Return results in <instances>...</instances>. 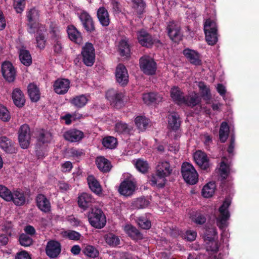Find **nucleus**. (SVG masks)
Returning a JSON list of instances; mask_svg holds the SVG:
<instances>
[{
  "instance_id": "1",
  "label": "nucleus",
  "mask_w": 259,
  "mask_h": 259,
  "mask_svg": "<svg viewBox=\"0 0 259 259\" xmlns=\"http://www.w3.org/2000/svg\"><path fill=\"white\" fill-rule=\"evenodd\" d=\"M231 203V198L227 197L220 207L219 211V214L217 218V225L219 229L222 230L221 238L223 241L227 240L230 237V234L226 229L229 225V220L230 217V213L228 208Z\"/></svg>"
},
{
  "instance_id": "2",
  "label": "nucleus",
  "mask_w": 259,
  "mask_h": 259,
  "mask_svg": "<svg viewBox=\"0 0 259 259\" xmlns=\"http://www.w3.org/2000/svg\"><path fill=\"white\" fill-rule=\"evenodd\" d=\"M204 30L208 45H215L218 41V29L215 22L210 19H207L204 25Z\"/></svg>"
},
{
  "instance_id": "3",
  "label": "nucleus",
  "mask_w": 259,
  "mask_h": 259,
  "mask_svg": "<svg viewBox=\"0 0 259 259\" xmlns=\"http://www.w3.org/2000/svg\"><path fill=\"white\" fill-rule=\"evenodd\" d=\"M90 224L98 229L103 228L106 224V218L103 211L99 208L95 207L92 209L88 215Z\"/></svg>"
},
{
  "instance_id": "4",
  "label": "nucleus",
  "mask_w": 259,
  "mask_h": 259,
  "mask_svg": "<svg viewBox=\"0 0 259 259\" xmlns=\"http://www.w3.org/2000/svg\"><path fill=\"white\" fill-rule=\"evenodd\" d=\"M181 172L185 182L189 184H195L198 180V175L190 163L184 162L182 165Z\"/></svg>"
},
{
  "instance_id": "5",
  "label": "nucleus",
  "mask_w": 259,
  "mask_h": 259,
  "mask_svg": "<svg viewBox=\"0 0 259 259\" xmlns=\"http://www.w3.org/2000/svg\"><path fill=\"white\" fill-rule=\"evenodd\" d=\"M123 177L124 180L118 188V192L120 194H132L136 188L135 179L128 173L124 174Z\"/></svg>"
},
{
  "instance_id": "6",
  "label": "nucleus",
  "mask_w": 259,
  "mask_h": 259,
  "mask_svg": "<svg viewBox=\"0 0 259 259\" xmlns=\"http://www.w3.org/2000/svg\"><path fill=\"white\" fill-rule=\"evenodd\" d=\"M217 231L215 227L208 228L206 230L204 237V240L206 242L207 249L216 252L219 249V245L215 241L217 238Z\"/></svg>"
},
{
  "instance_id": "7",
  "label": "nucleus",
  "mask_w": 259,
  "mask_h": 259,
  "mask_svg": "<svg viewBox=\"0 0 259 259\" xmlns=\"http://www.w3.org/2000/svg\"><path fill=\"white\" fill-rule=\"evenodd\" d=\"M27 18L28 21V31L30 33H35L38 29L41 28V25H40L38 22L39 18V13L37 10L35 8L30 9L27 12Z\"/></svg>"
},
{
  "instance_id": "8",
  "label": "nucleus",
  "mask_w": 259,
  "mask_h": 259,
  "mask_svg": "<svg viewBox=\"0 0 259 259\" xmlns=\"http://www.w3.org/2000/svg\"><path fill=\"white\" fill-rule=\"evenodd\" d=\"M140 67L141 70L147 75H153L156 70V64L151 57L144 56L140 59Z\"/></svg>"
},
{
  "instance_id": "9",
  "label": "nucleus",
  "mask_w": 259,
  "mask_h": 259,
  "mask_svg": "<svg viewBox=\"0 0 259 259\" xmlns=\"http://www.w3.org/2000/svg\"><path fill=\"white\" fill-rule=\"evenodd\" d=\"M82 61L88 66H92L95 61V51L91 43H87L81 51Z\"/></svg>"
},
{
  "instance_id": "10",
  "label": "nucleus",
  "mask_w": 259,
  "mask_h": 259,
  "mask_svg": "<svg viewBox=\"0 0 259 259\" xmlns=\"http://www.w3.org/2000/svg\"><path fill=\"white\" fill-rule=\"evenodd\" d=\"M181 121L179 114L176 112H172L168 116V128L170 130V133L175 132V139H177L180 136V125Z\"/></svg>"
},
{
  "instance_id": "11",
  "label": "nucleus",
  "mask_w": 259,
  "mask_h": 259,
  "mask_svg": "<svg viewBox=\"0 0 259 259\" xmlns=\"http://www.w3.org/2000/svg\"><path fill=\"white\" fill-rule=\"evenodd\" d=\"M18 138L21 147L23 149L27 148L30 139V128L27 124H24L21 126Z\"/></svg>"
},
{
  "instance_id": "12",
  "label": "nucleus",
  "mask_w": 259,
  "mask_h": 259,
  "mask_svg": "<svg viewBox=\"0 0 259 259\" xmlns=\"http://www.w3.org/2000/svg\"><path fill=\"white\" fill-rule=\"evenodd\" d=\"M183 54L191 64L200 66L202 64L201 55L196 51L186 48L183 51Z\"/></svg>"
},
{
  "instance_id": "13",
  "label": "nucleus",
  "mask_w": 259,
  "mask_h": 259,
  "mask_svg": "<svg viewBox=\"0 0 259 259\" xmlns=\"http://www.w3.org/2000/svg\"><path fill=\"white\" fill-rule=\"evenodd\" d=\"M137 38L139 42L144 47H150L153 44L159 42V40L153 38L151 35L144 30H141L137 32Z\"/></svg>"
},
{
  "instance_id": "14",
  "label": "nucleus",
  "mask_w": 259,
  "mask_h": 259,
  "mask_svg": "<svg viewBox=\"0 0 259 259\" xmlns=\"http://www.w3.org/2000/svg\"><path fill=\"white\" fill-rule=\"evenodd\" d=\"M194 159L201 169L207 170L209 168V160L205 152L200 150L197 151L194 154Z\"/></svg>"
},
{
  "instance_id": "15",
  "label": "nucleus",
  "mask_w": 259,
  "mask_h": 259,
  "mask_svg": "<svg viewBox=\"0 0 259 259\" xmlns=\"http://www.w3.org/2000/svg\"><path fill=\"white\" fill-rule=\"evenodd\" d=\"M2 72L4 77L9 82L13 81L16 77V72L12 64L5 62L2 65Z\"/></svg>"
},
{
  "instance_id": "16",
  "label": "nucleus",
  "mask_w": 259,
  "mask_h": 259,
  "mask_svg": "<svg viewBox=\"0 0 259 259\" xmlns=\"http://www.w3.org/2000/svg\"><path fill=\"white\" fill-rule=\"evenodd\" d=\"M167 29L168 36L172 40L177 42L181 39L182 34L180 31V26L178 23L174 21L169 22Z\"/></svg>"
},
{
  "instance_id": "17",
  "label": "nucleus",
  "mask_w": 259,
  "mask_h": 259,
  "mask_svg": "<svg viewBox=\"0 0 259 259\" xmlns=\"http://www.w3.org/2000/svg\"><path fill=\"white\" fill-rule=\"evenodd\" d=\"M123 94L121 92L111 89L108 91L106 93V98L110 101L112 105L116 108H119L122 104V99Z\"/></svg>"
},
{
  "instance_id": "18",
  "label": "nucleus",
  "mask_w": 259,
  "mask_h": 259,
  "mask_svg": "<svg viewBox=\"0 0 259 259\" xmlns=\"http://www.w3.org/2000/svg\"><path fill=\"white\" fill-rule=\"evenodd\" d=\"M70 82L68 79H57L53 84L54 90L57 94H65L68 92L70 88Z\"/></svg>"
},
{
  "instance_id": "19",
  "label": "nucleus",
  "mask_w": 259,
  "mask_h": 259,
  "mask_svg": "<svg viewBox=\"0 0 259 259\" xmlns=\"http://www.w3.org/2000/svg\"><path fill=\"white\" fill-rule=\"evenodd\" d=\"M115 76L117 81L121 85H125L128 81V74L125 67L119 64L116 69Z\"/></svg>"
},
{
  "instance_id": "20",
  "label": "nucleus",
  "mask_w": 259,
  "mask_h": 259,
  "mask_svg": "<svg viewBox=\"0 0 259 259\" xmlns=\"http://www.w3.org/2000/svg\"><path fill=\"white\" fill-rule=\"evenodd\" d=\"M46 252L50 257H57L61 252L60 244L56 241H49L46 246Z\"/></svg>"
},
{
  "instance_id": "21",
  "label": "nucleus",
  "mask_w": 259,
  "mask_h": 259,
  "mask_svg": "<svg viewBox=\"0 0 259 259\" xmlns=\"http://www.w3.org/2000/svg\"><path fill=\"white\" fill-rule=\"evenodd\" d=\"M156 171L159 176L166 178L170 175L172 169L169 162L166 161H162L158 163L156 167Z\"/></svg>"
},
{
  "instance_id": "22",
  "label": "nucleus",
  "mask_w": 259,
  "mask_h": 259,
  "mask_svg": "<svg viewBox=\"0 0 259 259\" xmlns=\"http://www.w3.org/2000/svg\"><path fill=\"white\" fill-rule=\"evenodd\" d=\"M0 148L8 153L12 154L16 152L15 143L5 136L0 138Z\"/></svg>"
},
{
  "instance_id": "23",
  "label": "nucleus",
  "mask_w": 259,
  "mask_h": 259,
  "mask_svg": "<svg viewBox=\"0 0 259 259\" xmlns=\"http://www.w3.org/2000/svg\"><path fill=\"white\" fill-rule=\"evenodd\" d=\"M67 32L69 38L74 42L80 45L82 44V37L81 33L72 25L68 27Z\"/></svg>"
},
{
  "instance_id": "24",
  "label": "nucleus",
  "mask_w": 259,
  "mask_h": 259,
  "mask_svg": "<svg viewBox=\"0 0 259 259\" xmlns=\"http://www.w3.org/2000/svg\"><path fill=\"white\" fill-rule=\"evenodd\" d=\"M79 19L84 28L88 31H93L95 29L93 21L90 15L85 11H82L79 15Z\"/></svg>"
},
{
  "instance_id": "25",
  "label": "nucleus",
  "mask_w": 259,
  "mask_h": 259,
  "mask_svg": "<svg viewBox=\"0 0 259 259\" xmlns=\"http://www.w3.org/2000/svg\"><path fill=\"white\" fill-rule=\"evenodd\" d=\"M65 139L71 142H75L80 141L83 137V133L79 130L72 129L65 133L64 135Z\"/></svg>"
},
{
  "instance_id": "26",
  "label": "nucleus",
  "mask_w": 259,
  "mask_h": 259,
  "mask_svg": "<svg viewBox=\"0 0 259 259\" xmlns=\"http://www.w3.org/2000/svg\"><path fill=\"white\" fill-rule=\"evenodd\" d=\"M95 202V199L92 195H79L78 198V206L84 210L93 206Z\"/></svg>"
},
{
  "instance_id": "27",
  "label": "nucleus",
  "mask_w": 259,
  "mask_h": 259,
  "mask_svg": "<svg viewBox=\"0 0 259 259\" xmlns=\"http://www.w3.org/2000/svg\"><path fill=\"white\" fill-rule=\"evenodd\" d=\"M97 17L101 24L103 26H108L110 23L109 15L107 9L102 7L97 11Z\"/></svg>"
},
{
  "instance_id": "28",
  "label": "nucleus",
  "mask_w": 259,
  "mask_h": 259,
  "mask_svg": "<svg viewBox=\"0 0 259 259\" xmlns=\"http://www.w3.org/2000/svg\"><path fill=\"white\" fill-rule=\"evenodd\" d=\"M170 97L172 100L179 105L184 103V97L183 93L177 87H174L170 90Z\"/></svg>"
},
{
  "instance_id": "29",
  "label": "nucleus",
  "mask_w": 259,
  "mask_h": 259,
  "mask_svg": "<svg viewBox=\"0 0 259 259\" xmlns=\"http://www.w3.org/2000/svg\"><path fill=\"white\" fill-rule=\"evenodd\" d=\"M201 101V98L197 93L193 92L188 96H185L183 104L188 106L194 107L198 105Z\"/></svg>"
},
{
  "instance_id": "30",
  "label": "nucleus",
  "mask_w": 259,
  "mask_h": 259,
  "mask_svg": "<svg viewBox=\"0 0 259 259\" xmlns=\"http://www.w3.org/2000/svg\"><path fill=\"white\" fill-rule=\"evenodd\" d=\"M96 163L98 168L104 172H108L111 168L110 161L104 157H98L96 160Z\"/></svg>"
},
{
  "instance_id": "31",
  "label": "nucleus",
  "mask_w": 259,
  "mask_h": 259,
  "mask_svg": "<svg viewBox=\"0 0 259 259\" xmlns=\"http://www.w3.org/2000/svg\"><path fill=\"white\" fill-rule=\"evenodd\" d=\"M87 181L92 191L96 194H100L102 191L101 186L95 178L92 175L89 176Z\"/></svg>"
},
{
  "instance_id": "32",
  "label": "nucleus",
  "mask_w": 259,
  "mask_h": 259,
  "mask_svg": "<svg viewBox=\"0 0 259 259\" xmlns=\"http://www.w3.org/2000/svg\"><path fill=\"white\" fill-rule=\"evenodd\" d=\"M143 100L145 104H149L152 103H157L162 101V97L154 93H146L143 95Z\"/></svg>"
},
{
  "instance_id": "33",
  "label": "nucleus",
  "mask_w": 259,
  "mask_h": 259,
  "mask_svg": "<svg viewBox=\"0 0 259 259\" xmlns=\"http://www.w3.org/2000/svg\"><path fill=\"white\" fill-rule=\"evenodd\" d=\"M12 98L14 104L17 107H22L25 103V98L22 91L18 89L14 90Z\"/></svg>"
},
{
  "instance_id": "34",
  "label": "nucleus",
  "mask_w": 259,
  "mask_h": 259,
  "mask_svg": "<svg viewBox=\"0 0 259 259\" xmlns=\"http://www.w3.org/2000/svg\"><path fill=\"white\" fill-rule=\"evenodd\" d=\"M37 204L38 208L44 212H48L50 209V203L45 197V195H38L36 197Z\"/></svg>"
},
{
  "instance_id": "35",
  "label": "nucleus",
  "mask_w": 259,
  "mask_h": 259,
  "mask_svg": "<svg viewBox=\"0 0 259 259\" xmlns=\"http://www.w3.org/2000/svg\"><path fill=\"white\" fill-rule=\"evenodd\" d=\"M125 233L133 239H139L142 238L140 232L131 224H127L124 227Z\"/></svg>"
},
{
  "instance_id": "36",
  "label": "nucleus",
  "mask_w": 259,
  "mask_h": 259,
  "mask_svg": "<svg viewBox=\"0 0 259 259\" xmlns=\"http://www.w3.org/2000/svg\"><path fill=\"white\" fill-rule=\"evenodd\" d=\"M28 93L32 101L36 102L39 99V90L36 84H29L28 86Z\"/></svg>"
},
{
  "instance_id": "37",
  "label": "nucleus",
  "mask_w": 259,
  "mask_h": 259,
  "mask_svg": "<svg viewBox=\"0 0 259 259\" xmlns=\"http://www.w3.org/2000/svg\"><path fill=\"white\" fill-rule=\"evenodd\" d=\"M118 50L120 54L122 56H125L127 58L130 55V48L126 38H124L119 41L118 45Z\"/></svg>"
},
{
  "instance_id": "38",
  "label": "nucleus",
  "mask_w": 259,
  "mask_h": 259,
  "mask_svg": "<svg viewBox=\"0 0 259 259\" xmlns=\"http://www.w3.org/2000/svg\"><path fill=\"white\" fill-rule=\"evenodd\" d=\"M82 251L85 255L91 258L97 257L99 255L98 249L91 245H85L82 248Z\"/></svg>"
},
{
  "instance_id": "39",
  "label": "nucleus",
  "mask_w": 259,
  "mask_h": 259,
  "mask_svg": "<svg viewBox=\"0 0 259 259\" xmlns=\"http://www.w3.org/2000/svg\"><path fill=\"white\" fill-rule=\"evenodd\" d=\"M20 60L22 63L25 66H29L32 63V58L28 51L21 49L19 52Z\"/></svg>"
},
{
  "instance_id": "40",
  "label": "nucleus",
  "mask_w": 259,
  "mask_h": 259,
  "mask_svg": "<svg viewBox=\"0 0 259 259\" xmlns=\"http://www.w3.org/2000/svg\"><path fill=\"white\" fill-rule=\"evenodd\" d=\"M135 122L138 129L143 131L148 126L149 120L145 116H139L135 118Z\"/></svg>"
},
{
  "instance_id": "41",
  "label": "nucleus",
  "mask_w": 259,
  "mask_h": 259,
  "mask_svg": "<svg viewBox=\"0 0 259 259\" xmlns=\"http://www.w3.org/2000/svg\"><path fill=\"white\" fill-rule=\"evenodd\" d=\"M88 99L87 97L84 95L74 97L71 100V103L77 108H81L85 105Z\"/></svg>"
},
{
  "instance_id": "42",
  "label": "nucleus",
  "mask_w": 259,
  "mask_h": 259,
  "mask_svg": "<svg viewBox=\"0 0 259 259\" xmlns=\"http://www.w3.org/2000/svg\"><path fill=\"white\" fill-rule=\"evenodd\" d=\"M133 8L139 15L142 14L145 11L146 4L143 0H132Z\"/></svg>"
},
{
  "instance_id": "43",
  "label": "nucleus",
  "mask_w": 259,
  "mask_h": 259,
  "mask_svg": "<svg viewBox=\"0 0 259 259\" xmlns=\"http://www.w3.org/2000/svg\"><path fill=\"white\" fill-rule=\"evenodd\" d=\"M165 177L159 176L156 172V174L152 175L150 182L152 186H156L158 187H162L165 183Z\"/></svg>"
},
{
  "instance_id": "44",
  "label": "nucleus",
  "mask_w": 259,
  "mask_h": 259,
  "mask_svg": "<svg viewBox=\"0 0 259 259\" xmlns=\"http://www.w3.org/2000/svg\"><path fill=\"white\" fill-rule=\"evenodd\" d=\"M105 240L107 244L113 247L119 245L120 243L119 237L113 234L106 235L105 236Z\"/></svg>"
},
{
  "instance_id": "45",
  "label": "nucleus",
  "mask_w": 259,
  "mask_h": 259,
  "mask_svg": "<svg viewBox=\"0 0 259 259\" xmlns=\"http://www.w3.org/2000/svg\"><path fill=\"white\" fill-rule=\"evenodd\" d=\"M229 126L226 122H223L221 123L220 131L219 136L220 139L222 142H225L229 134Z\"/></svg>"
},
{
  "instance_id": "46",
  "label": "nucleus",
  "mask_w": 259,
  "mask_h": 259,
  "mask_svg": "<svg viewBox=\"0 0 259 259\" xmlns=\"http://www.w3.org/2000/svg\"><path fill=\"white\" fill-rule=\"evenodd\" d=\"M44 29H45L44 26H41V28L38 29L37 31V30L35 31V32H36L37 34L36 37L37 47L40 49H44L45 47L46 40L45 39V36L41 33V32L44 31Z\"/></svg>"
},
{
  "instance_id": "47",
  "label": "nucleus",
  "mask_w": 259,
  "mask_h": 259,
  "mask_svg": "<svg viewBox=\"0 0 259 259\" xmlns=\"http://www.w3.org/2000/svg\"><path fill=\"white\" fill-rule=\"evenodd\" d=\"M102 144L105 147L112 149L116 147L117 142L115 138L109 136L103 139Z\"/></svg>"
},
{
  "instance_id": "48",
  "label": "nucleus",
  "mask_w": 259,
  "mask_h": 259,
  "mask_svg": "<svg viewBox=\"0 0 259 259\" xmlns=\"http://www.w3.org/2000/svg\"><path fill=\"white\" fill-rule=\"evenodd\" d=\"M61 235L72 240H78L81 237L79 233L73 230L63 231L61 232Z\"/></svg>"
},
{
  "instance_id": "49",
  "label": "nucleus",
  "mask_w": 259,
  "mask_h": 259,
  "mask_svg": "<svg viewBox=\"0 0 259 259\" xmlns=\"http://www.w3.org/2000/svg\"><path fill=\"white\" fill-rule=\"evenodd\" d=\"M130 131V128L127 124L123 122H117L115 125V131L119 134H127Z\"/></svg>"
},
{
  "instance_id": "50",
  "label": "nucleus",
  "mask_w": 259,
  "mask_h": 259,
  "mask_svg": "<svg viewBox=\"0 0 259 259\" xmlns=\"http://www.w3.org/2000/svg\"><path fill=\"white\" fill-rule=\"evenodd\" d=\"M52 140V134L49 132L42 130L38 137V142L42 144L48 143Z\"/></svg>"
},
{
  "instance_id": "51",
  "label": "nucleus",
  "mask_w": 259,
  "mask_h": 259,
  "mask_svg": "<svg viewBox=\"0 0 259 259\" xmlns=\"http://www.w3.org/2000/svg\"><path fill=\"white\" fill-rule=\"evenodd\" d=\"M215 189V183L209 182L204 186L202 190V194H214Z\"/></svg>"
},
{
  "instance_id": "52",
  "label": "nucleus",
  "mask_w": 259,
  "mask_h": 259,
  "mask_svg": "<svg viewBox=\"0 0 259 259\" xmlns=\"http://www.w3.org/2000/svg\"><path fill=\"white\" fill-rule=\"evenodd\" d=\"M11 119L10 112L3 105L0 104V119L4 122H7Z\"/></svg>"
},
{
  "instance_id": "53",
  "label": "nucleus",
  "mask_w": 259,
  "mask_h": 259,
  "mask_svg": "<svg viewBox=\"0 0 259 259\" xmlns=\"http://www.w3.org/2000/svg\"><path fill=\"white\" fill-rule=\"evenodd\" d=\"M219 170L221 177L224 179H226L230 171V166L225 162L224 160L221 162Z\"/></svg>"
},
{
  "instance_id": "54",
  "label": "nucleus",
  "mask_w": 259,
  "mask_h": 259,
  "mask_svg": "<svg viewBox=\"0 0 259 259\" xmlns=\"http://www.w3.org/2000/svg\"><path fill=\"white\" fill-rule=\"evenodd\" d=\"M198 87L204 99L205 100L209 99L210 98V91L204 83L199 82L198 83Z\"/></svg>"
},
{
  "instance_id": "55",
  "label": "nucleus",
  "mask_w": 259,
  "mask_h": 259,
  "mask_svg": "<svg viewBox=\"0 0 259 259\" xmlns=\"http://www.w3.org/2000/svg\"><path fill=\"white\" fill-rule=\"evenodd\" d=\"M136 168L142 173L146 172L148 169V164L147 161L141 159H138L135 163Z\"/></svg>"
},
{
  "instance_id": "56",
  "label": "nucleus",
  "mask_w": 259,
  "mask_h": 259,
  "mask_svg": "<svg viewBox=\"0 0 259 259\" xmlns=\"http://www.w3.org/2000/svg\"><path fill=\"white\" fill-rule=\"evenodd\" d=\"M19 242L23 246H29L32 243V239L27 235L22 234L20 236Z\"/></svg>"
},
{
  "instance_id": "57",
  "label": "nucleus",
  "mask_w": 259,
  "mask_h": 259,
  "mask_svg": "<svg viewBox=\"0 0 259 259\" xmlns=\"http://www.w3.org/2000/svg\"><path fill=\"white\" fill-rule=\"evenodd\" d=\"M137 221L139 226L143 229H149L151 227V222L144 217H139Z\"/></svg>"
},
{
  "instance_id": "58",
  "label": "nucleus",
  "mask_w": 259,
  "mask_h": 259,
  "mask_svg": "<svg viewBox=\"0 0 259 259\" xmlns=\"http://www.w3.org/2000/svg\"><path fill=\"white\" fill-rule=\"evenodd\" d=\"M81 117V115L78 113L73 114H67L64 116L62 118L65 120L66 124H69L71 123L72 120H75L77 119H80Z\"/></svg>"
},
{
  "instance_id": "59",
  "label": "nucleus",
  "mask_w": 259,
  "mask_h": 259,
  "mask_svg": "<svg viewBox=\"0 0 259 259\" xmlns=\"http://www.w3.org/2000/svg\"><path fill=\"white\" fill-rule=\"evenodd\" d=\"M26 0H14V8L18 13H21L25 8Z\"/></svg>"
},
{
  "instance_id": "60",
  "label": "nucleus",
  "mask_w": 259,
  "mask_h": 259,
  "mask_svg": "<svg viewBox=\"0 0 259 259\" xmlns=\"http://www.w3.org/2000/svg\"><path fill=\"white\" fill-rule=\"evenodd\" d=\"M184 238L188 241H194L197 237V232L192 230H187L184 234Z\"/></svg>"
},
{
  "instance_id": "61",
  "label": "nucleus",
  "mask_w": 259,
  "mask_h": 259,
  "mask_svg": "<svg viewBox=\"0 0 259 259\" xmlns=\"http://www.w3.org/2000/svg\"><path fill=\"white\" fill-rule=\"evenodd\" d=\"M70 156L74 158H79L84 155L83 151L81 149H77L75 148H72L69 150Z\"/></svg>"
},
{
  "instance_id": "62",
  "label": "nucleus",
  "mask_w": 259,
  "mask_h": 259,
  "mask_svg": "<svg viewBox=\"0 0 259 259\" xmlns=\"http://www.w3.org/2000/svg\"><path fill=\"white\" fill-rule=\"evenodd\" d=\"M26 198L25 195H14L13 202L16 205H22L25 203Z\"/></svg>"
},
{
  "instance_id": "63",
  "label": "nucleus",
  "mask_w": 259,
  "mask_h": 259,
  "mask_svg": "<svg viewBox=\"0 0 259 259\" xmlns=\"http://www.w3.org/2000/svg\"><path fill=\"white\" fill-rule=\"evenodd\" d=\"M4 230L9 235L12 236L15 234V232L13 229V226L11 222H6L4 225Z\"/></svg>"
},
{
  "instance_id": "64",
  "label": "nucleus",
  "mask_w": 259,
  "mask_h": 259,
  "mask_svg": "<svg viewBox=\"0 0 259 259\" xmlns=\"http://www.w3.org/2000/svg\"><path fill=\"white\" fill-rule=\"evenodd\" d=\"M59 35H58L57 36L54 38V50L56 53H60L62 49V45L61 41L59 40Z\"/></svg>"
}]
</instances>
